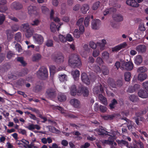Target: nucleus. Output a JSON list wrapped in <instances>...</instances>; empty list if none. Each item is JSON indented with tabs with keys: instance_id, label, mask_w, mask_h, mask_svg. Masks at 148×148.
<instances>
[{
	"instance_id": "nucleus-61",
	"label": "nucleus",
	"mask_w": 148,
	"mask_h": 148,
	"mask_svg": "<svg viewBox=\"0 0 148 148\" xmlns=\"http://www.w3.org/2000/svg\"><path fill=\"white\" fill-rule=\"evenodd\" d=\"M16 49L18 52H22V49L21 45L18 44H17L15 45Z\"/></svg>"
},
{
	"instance_id": "nucleus-47",
	"label": "nucleus",
	"mask_w": 148,
	"mask_h": 148,
	"mask_svg": "<svg viewBox=\"0 0 148 148\" xmlns=\"http://www.w3.org/2000/svg\"><path fill=\"white\" fill-rule=\"evenodd\" d=\"M134 88V90H131L130 88L129 89V90L131 93H133L135 91L138 89L140 88V86L139 84H136L134 85L133 86Z\"/></svg>"
},
{
	"instance_id": "nucleus-57",
	"label": "nucleus",
	"mask_w": 148,
	"mask_h": 148,
	"mask_svg": "<svg viewBox=\"0 0 148 148\" xmlns=\"http://www.w3.org/2000/svg\"><path fill=\"white\" fill-rule=\"evenodd\" d=\"M25 32V35L27 38H29L31 37L33 34L32 32L30 29Z\"/></svg>"
},
{
	"instance_id": "nucleus-34",
	"label": "nucleus",
	"mask_w": 148,
	"mask_h": 148,
	"mask_svg": "<svg viewBox=\"0 0 148 148\" xmlns=\"http://www.w3.org/2000/svg\"><path fill=\"white\" fill-rule=\"evenodd\" d=\"M95 130L97 132L99 135H103L104 134L109 135L108 133L107 132L101 129L97 128L95 129ZM109 135H110V134Z\"/></svg>"
},
{
	"instance_id": "nucleus-19",
	"label": "nucleus",
	"mask_w": 148,
	"mask_h": 148,
	"mask_svg": "<svg viewBox=\"0 0 148 148\" xmlns=\"http://www.w3.org/2000/svg\"><path fill=\"white\" fill-rule=\"evenodd\" d=\"M126 3L127 5L134 7H138L139 5L135 0H127Z\"/></svg>"
},
{
	"instance_id": "nucleus-60",
	"label": "nucleus",
	"mask_w": 148,
	"mask_h": 148,
	"mask_svg": "<svg viewBox=\"0 0 148 148\" xmlns=\"http://www.w3.org/2000/svg\"><path fill=\"white\" fill-rule=\"evenodd\" d=\"M5 20V16L3 14H0V25L2 24Z\"/></svg>"
},
{
	"instance_id": "nucleus-35",
	"label": "nucleus",
	"mask_w": 148,
	"mask_h": 148,
	"mask_svg": "<svg viewBox=\"0 0 148 148\" xmlns=\"http://www.w3.org/2000/svg\"><path fill=\"white\" fill-rule=\"evenodd\" d=\"M135 36L138 39H140L143 37V33L139 30L136 31L134 32Z\"/></svg>"
},
{
	"instance_id": "nucleus-25",
	"label": "nucleus",
	"mask_w": 148,
	"mask_h": 148,
	"mask_svg": "<svg viewBox=\"0 0 148 148\" xmlns=\"http://www.w3.org/2000/svg\"><path fill=\"white\" fill-rule=\"evenodd\" d=\"M114 20L116 21H120L123 20V16L119 14H114L112 16Z\"/></svg>"
},
{
	"instance_id": "nucleus-4",
	"label": "nucleus",
	"mask_w": 148,
	"mask_h": 148,
	"mask_svg": "<svg viewBox=\"0 0 148 148\" xmlns=\"http://www.w3.org/2000/svg\"><path fill=\"white\" fill-rule=\"evenodd\" d=\"M53 108L54 109H58L62 114H64V115L66 116L71 118H76L77 117L76 116L73 115V114L64 111V109L61 107L57 106H56L54 105H52Z\"/></svg>"
},
{
	"instance_id": "nucleus-17",
	"label": "nucleus",
	"mask_w": 148,
	"mask_h": 148,
	"mask_svg": "<svg viewBox=\"0 0 148 148\" xmlns=\"http://www.w3.org/2000/svg\"><path fill=\"white\" fill-rule=\"evenodd\" d=\"M120 118L121 119L124 120L126 121L127 123V126L128 129L132 131L133 129L132 124L133 122L128 119L126 117L124 116L123 117L121 116Z\"/></svg>"
},
{
	"instance_id": "nucleus-2",
	"label": "nucleus",
	"mask_w": 148,
	"mask_h": 148,
	"mask_svg": "<svg viewBox=\"0 0 148 148\" xmlns=\"http://www.w3.org/2000/svg\"><path fill=\"white\" fill-rule=\"evenodd\" d=\"M56 91L55 87L48 88L46 91L45 96L48 98H53L56 96Z\"/></svg>"
},
{
	"instance_id": "nucleus-40",
	"label": "nucleus",
	"mask_w": 148,
	"mask_h": 148,
	"mask_svg": "<svg viewBox=\"0 0 148 148\" xmlns=\"http://www.w3.org/2000/svg\"><path fill=\"white\" fill-rule=\"evenodd\" d=\"M147 71V69L145 66H141L138 68L137 70L138 73H145Z\"/></svg>"
},
{
	"instance_id": "nucleus-37",
	"label": "nucleus",
	"mask_w": 148,
	"mask_h": 148,
	"mask_svg": "<svg viewBox=\"0 0 148 148\" xmlns=\"http://www.w3.org/2000/svg\"><path fill=\"white\" fill-rule=\"evenodd\" d=\"M58 100L61 102L65 101L66 99V97L64 94L60 93L58 96Z\"/></svg>"
},
{
	"instance_id": "nucleus-21",
	"label": "nucleus",
	"mask_w": 148,
	"mask_h": 148,
	"mask_svg": "<svg viewBox=\"0 0 148 148\" xmlns=\"http://www.w3.org/2000/svg\"><path fill=\"white\" fill-rule=\"evenodd\" d=\"M90 9L89 5L87 4H84L82 5L80 8V11L81 12L84 14L86 13L87 11Z\"/></svg>"
},
{
	"instance_id": "nucleus-44",
	"label": "nucleus",
	"mask_w": 148,
	"mask_h": 148,
	"mask_svg": "<svg viewBox=\"0 0 148 148\" xmlns=\"http://www.w3.org/2000/svg\"><path fill=\"white\" fill-rule=\"evenodd\" d=\"M90 18V16H88L86 17L84 19V24L86 27H88L89 25Z\"/></svg>"
},
{
	"instance_id": "nucleus-36",
	"label": "nucleus",
	"mask_w": 148,
	"mask_h": 148,
	"mask_svg": "<svg viewBox=\"0 0 148 148\" xmlns=\"http://www.w3.org/2000/svg\"><path fill=\"white\" fill-rule=\"evenodd\" d=\"M77 91L76 86L75 85L72 86L70 88V93L73 96H75L77 93Z\"/></svg>"
},
{
	"instance_id": "nucleus-10",
	"label": "nucleus",
	"mask_w": 148,
	"mask_h": 148,
	"mask_svg": "<svg viewBox=\"0 0 148 148\" xmlns=\"http://www.w3.org/2000/svg\"><path fill=\"white\" fill-rule=\"evenodd\" d=\"M79 32L77 29H75L73 32L74 36L76 38H79L84 31V27L83 26L79 27Z\"/></svg>"
},
{
	"instance_id": "nucleus-38",
	"label": "nucleus",
	"mask_w": 148,
	"mask_h": 148,
	"mask_svg": "<svg viewBox=\"0 0 148 148\" xmlns=\"http://www.w3.org/2000/svg\"><path fill=\"white\" fill-rule=\"evenodd\" d=\"M130 100L132 102H136L138 101L139 99L136 95H132L129 97Z\"/></svg>"
},
{
	"instance_id": "nucleus-30",
	"label": "nucleus",
	"mask_w": 148,
	"mask_h": 148,
	"mask_svg": "<svg viewBox=\"0 0 148 148\" xmlns=\"http://www.w3.org/2000/svg\"><path fill=\"white\" fill-rule=\"evenodd\" d=\"M117 142L118 144L120 146H122L123 145L126 146L127 147H128L129 145V143L127 141L124 140H117Z\"/></svg>"
},
{
	"instance_id": "nucleus-5",
	"label": "nucleus",
	"mask_w": 148,
	"mask_h": 148,
	"mask_svg": "<svg viewBox=\"0 0 148 148\" xmlns=\"http://www.w3.org/2000/svg\"><path fill=\"white\" fill-rule=\"evenodd\" d=\"M28 13L31 16L37 15L39 12L37 7L34 5H29L27 7Z\"/></svg>"
},
{
	"instance_id": "nucleus-58",
	"label": "nucleus",
	"mask_w": 148,
	"mask_h": 148,
	"mask_svg": "<svg viewBox=\"0 0 148 148\" xmlns=\"http://www.w3.org/2000/svg\"><path fill=\"white\" fill-rule=\"evenodd\" d=\"M143 88L148 92V81H145L142 83Z\"/></svg>"
},
{
	"instance_id": "nucleus-63",
	"label": "nucleus",
	"mask_w": 148,
	"mask_h": 148,
	"mask_svg": "<svg viewBox=\"0 0 148 148\" xmlns=\"http://www.w3.org/2000/svg\"><path fill=\"white\" fill-rule=\"evenodd\" d=\"M93 69L97 73L100 72L101 69L98 66L95 65L93 67Z\"/></svg>"
},
{
	"instance_id": "nucleus-56",
	"label": "nucleus",
	"mask_w": 148,
	"mask_h": 148,
	"mask_svg": "<svg viewBox=\"0 0 148 148\" xmlns=\"http://www.w3.org/2000/svg\"><path fill=\"white\" fill-rule=\"evenodd\" d=\"M102 143L103 144H107L110 145L112 143V139L110 140V139L109 138V139L108 140H103L102 141Z\"/></svg>"
},
{
	"instance_id": "nucleus-20",
	"label": "nucleus",
	"mask_w": 148,
	"mask_h": 148,
	"mask_svg": "<svg viewBox=\"0 0 148 148\" xmlns=\"http://www.w3.org/2000/svg\"><path fill=\"white\" fill-rule=\"evenodd\" d=\"M107 43L106 40L103 39L101 40V42H97V47H98L100 50L102 51L105 49V45Z\"/></svg>"
},
{
	"instance_id": "nucleus-7",
	"label": "nucleus",
	"mask_w": 148,
	"mask_h": 148,
	"mask_svg": "<svg viewBox=\"0 0 148 148\" xmlns=\"http://www.w3.org/2000/svg\"><path fill=\"white\" fill-rule=\"evenodd\" d=\"M101 22L98 19L93 20L91 22V28L93 30L99 29L101 26Z\"/></svg>"
},
{
	"instance_id": "nucleus-33",
	"label": "nucleus",
	"mask_w": 148,
	"mask_h": 148,
	"mask_svg": "<svg viewBox=\"0 0 148 148\" xmlns=\"http://www.w3.org/2000/svg\"><path fill=\"white\" fill-rule=\"evenodd\" d=\"M116 11V8H110V9H106L103 12V15L104 16H106L109 13L115 12Z\"/></svg>"
},
{
	"instance_id": "nucleus-53",
	"label": "nucleus",
	"mask_w": 148,
	"mask_h": 148,
	"mask_svg": "<svg viewBox=\"0 0 148 148\" xmlns=\"http://www.w3.org/2000/svg\"><path fill=\"white\" fill-rule=\"evenodd\" d=\"M45 45L48 47H52L53 45V41L51 40H48L45 42Z\"/></svg>"
},
{
	"instance_id": "nucleus-24",
	"label": "nucleus",
	"mask_w": 148,
	"mask_h": 148,
	"mask_svg": "<svg viewBox=\"0 0 148 148\" xmlns=\"http://www.w3.org/2000/svg\"><path fill=\"white\" fill-rule=\"evenodd\" d=\"M143 57L140 55L136 56L134 58V62L136 65H140L142 62Z\"/></svg>"
},
{
	"instance_id": "nucleus-41",
	"label": "nucleus",
	"mask_w": 148,
	"mask_h": 148,
	"mask_svg": "<svg viewBox=\"0 0 148 148\" xmlns=\"http://www.w3.org/2000/svg\"><path fill=\"white\" fill-rule=\"evenodd\" d=\"M100 4V2L99 1H97L94 3L92 7V9L93 10H97L99 7Z\"/></svg>"
},
{
	"instance_id": "nucleus-31",
	"label": "nucleus",
	"mask_w": 148,
	"mask_h": 148,
	"mask_svg": "<svg viewBox=\"0 0 148 148\" xmlns=\"http://www.w3.org/2000/svg\"><path fill=\"white\" fill-rule=\"evenodd\" d=\"M101 57L104 60L108 61L110 58L109 53L106 51H104L101 53Z\"/></svg>"
},
{
	"instance_id": "nucleus-39",
	"label": "nucleus",
	"mask_w": 148,
	"mask_h": 148,
	"mask_svg": "<svg viewBox=\"0 0 148 148\" xmlns=\"http://www.w3.org/2000/svg\"><path fill=\"white\" fill-rule=\"evenodd\" d=\"M54 13V11L53 10H51L50 13V18L51 20L54 21L56 22H58L60 21L58 17L54 18L53 17V15Z\"/></svg>"
},
{
	"instance_id": "nucleus-28",
	"label": "nucleus",
	"mask_w": 148,
	"mask_h": 148,
	"mask_svg": "<svg viewBox=\"0 0 148 148\" xmlns=\"http://www.w3.org/2000/svg\"><path fill=\"white\" fill-rule=\"evenodd\" d=\"M99 99L100 101L105 105H107V101L106 98L101 94L99 95Z\"/></svg>"
},
{
	"instance_id": "nucleus-14",
	"label": "nucleus",
	"mask_w": 148,
	"mask_h": 148,
	"mask_svg": "<svg viewBox=\"0 0 148 148\" xmlns=\"http://www.w3.org/2000/svg\"><path fill=\"white\" fill-rule=\"evenodd\" d=\"M81 79L82 81L85 84L88 85L90 83V79L88 75L85 73H82Z\"/></svg>"
},
{
	"instance_id": "nucleus-46",
	"label": "nucleus",
	"mask_w": 148,
	"mask_h": 148,
	"mask_svg": "<svg viewBox=\"0 0 148 148\" xmlns=\"http://www.w3.org/2000/svg\"><path fill=\"white\" fill-rule=\"evenodd\" d=\"M117 101L115 99H113L111 101V103L109 105V106L110 109H112L114 108L115 107V105L117 104Z\"/></svg>"
},
{
	"instance_id": "nucleus-43",
	"label": "nucleus",
	"mask_w": 148,
	"mask_h": 148,
	"mask_svg": "<svg viewBox=\"0 0 148 148\" xmlns=\"http://www.w3.org/2000/svg\"><path fill=\"white\" fill-rule=\"evenodd\" d=\"M131 74L129 72H125L124 74V77L125 80L126 81H129L131 78Z\"/></svg>"
},
{
	"instance_id": "nucleus-16",
	"label": "nucleus",
	"mask_w": 148,
	"mask_h": 148,
	"mask_svg": "<svg viewBox=\"0 0 148 148\" xmlns=\"http://www.w3.org/2000/svg\"><path fill=\"white\" fill-rule=\"evenodd\" d=\"M11 8L15 10H19L23 8V6L21 3L16 2H13L11 5Z\"/></svg>"
},
{
	"instance_id": "nucleus-11",
	"label": "nucleus",
	"mask_w": 148,
	"mask_h": 148,
	"mask_svg": "<svg viewBox=\"0 0 148 148\" xmlns=\"http://www.w3.org/2000/svg\"><path fill=\"white\" fill-rule=\"evenodd\" d=\"M103 91L102 86L100 84L95 86L93 89V92L95 94L99 95L102 93Z\"/></svg>"
},
{
	"instance_id": "nucleus-54",
	"label": "nucleus",
	"mask_w": 148,
	"mask_h": 148,
	"mask_svg": "<svg viewBox=\"0 0 148 148\" xmlns=\"http://www.w3.org/2000/svg\"><path fill=\"white\" fill-rule=\"evenodd\" d=\"M57 28L56 25L53 22H52L50 25V29L51 32H55Z\"/></svg>"
},
{
	"instance_id": "nucleus-12",
	"label": "nucleus",
	"mask_w": 148,
	"mask_h": 148,
	"mask_svg": "<svg viewBox=\"0 0 148 148\" xmlns=\"http://www.w3.org/2000/svg\"><path fill=\"white\" fill-rule=\"evenodd\" d=\"M138 94L139 97L143 99H146L148 97L147 92L143 89H140L138 91Z\"/></svg>"
},
{
	"instance_id": "nucleus-48",
	"label": "nucleus",
	"mask_w": 148,
	"mask_h": 148,
	"mask_svg": "<svg viewBox=\"0 0 148 148\" xmlns=\"http://www.w3.org/2000/svg\"><path fill=\"white\" fill-rule=\"evenodd\" d=\"M102 71L103 74L104 75H107L109 73V70L107 67L103 66L102 68Z\"/></svg>"
},
{
	"instance_id": "nucleus-52",
	"label": "nucleus",
	"mask_w": 148,
	"mask_h": 148,
	"mask_svg": "<svg viewBox=\"0 0 148 148\" xmlns=\"http://www.w3.org/2000/svg\"><path fill=\"white\" fill-rule=\"evenodd\" d=\"M89 45L91 48L95 49L97 47V42L96 44L93 41H90L89 43Z\"/></svg>"
},
{
	"instance_id": "nucleus-32",
	"label": "nucleus",
	"mask_w": 148,
	"mask_h": 148,
	"mask_svg": "<svg viewBox=\"0 0 148 148\" xmlns=\"http://www.w3.org/2000/svg\"><path fill=\"white\" fill-rule=\"evenodd\" d=\"M25 73L23 71L19 73L18 75L16 74H13L11 75L10 78L14 79H16L19 76H22L24 75Z\"/></svg>"
},
{
	"instance_id": "nucleus-26",
	"label": "nucleus",
	"mask_w": 148,
	"mask_h": 148,
	"mask_svg": "<svg viewBox=\"0 0 148 148\" xmlns=\"http://www.w3.org/2000/svg\"><path fill=\"white\" fill-rule=\"evenodd\" d=\"M79 71L77 70L72 71L71 74L75 80H77L79 76Z\"/></svg>"
},
{
	"instance_id": "nucleus-55",
	"label": "nucleus",
	"mask_w": 148,
	"mask_h": 148,
	"mask_svg": "<svg viewBox=\"0 0 148 148\" xmlns=\"http://www.w3.org/2000/svg\"><path fill=\"white\" fill-rule=\"evenodd\" d=\"M17 60L18 62H20L23 65L25 66L26 65V63L24 60L23 57H18L17 58Z\"/></svg>"
},
{
	"instance_id": "nucleus-9",
	"label": "nucleus",
	"mask_w": 148,
	"mask_h": 148,
	"mask_svg": "<svg viewBox=\"0 0 148 148\" xmlns=\"http://www.w3.org/2000/svg\"><path fill=\"white\" fill-rule=\"evenodd\" d=\"M122 65L121 68L123 69H125L127 70H131L133 68V64L131 62H122Z\"/></svg>"
},
{
	"instance_id": "nucleus-22",
	"label": "nucleus",
	"mask_w": 148,
	"mask_h": 148,
	"mask_svg": "<svg viewBox=\"0 0 148 148\" xmlns=\"http://www.w3.org/2000/svg\"><path fill=\"white\" fill-rule=\"evenodd\" d=\"M42 58L41 55L39 53L34 54L32 57V60L33 62H37L40 60Z\"/></svg>"
},
{
	"instance_id": "nucleus-1",
	"label": "nucleus",
	"mask_w": 148,
	"mask_h": 148,
	"mask_svg": "<svg viewBox=\"0 0 148 148\" xmlns=\"http://www.w3.org/2000/svg\"><path fill=\"white\" fill-rule=\"evenodd\" d=\"M69 63L70 65L74 67H79L82 65L81 60L79 56L76 54H72L70 56Z\"/></svg>"
},
{
	"instance_id": "nucleus-62",
	"label": "nucleus",
	"mask_w": 148,
	"mask_h": 148,
	"mask_svg": "<svg viewBox=\"0 0 148 148\" xmlns=\"http://www.w3.org/2000/svg\"><path fill=\"white\" fill-rule=\"evenodd\" d=\"M61 42H66V37L63 35H60L58 36Z\"/></svg>"
},
{
	"instance_id": "nucleus-50",
	"label": "nucleus",
	"mask_w": 148,
	"mask_h": 148,
	"mask_svg": "<svg viewBox=\"0 0 148 148\" xmlns=\"http://www.w3.org/2000/svg\"><path fill=\"white\" fill-rule=\"evenodd\" d=\"M66 42L68 41L69 42H71L73 40V39L72 36L69 34H68L66 35Z\"/></svg>"
},
{
	"instance_id": "nucleus-64",
	"label": "nucleus",
	"mask_w": 148,
	"mask_h": 148,
	"mask_svg": "<svg viewBox=\"0 0 148 148\" xmlns=\"http://www.w3.org/2000/svg\"><path fill=\"white\" fill-rule=\"evenodd\" d=\"M100 53V51L99 50H94L92 52V55L95 57H96L98 56Z\"/></svg>"
},
{
	"instance_id": "nucleus-29",
	"label": "nucleus",
	"mask_w": 148,
	"mask_h": 148,
	"mask_svg": "<svg viewBox=\"0 0 148 148\" xmlns=\"http://www.w3.org/2000/svg\"><path fill=\"white\" fill-rule=\"evenodd\" d=\"M21 29L23 31L26 32L30 29L29 24L28 23H23L20 27Z\"/></svg>"
},
{
	"instance_id": "nucleus-8",
	"label": "nucleus",
	"mask_w": 148,
	"mask_h": 148,
	"mask_svg": "<svg viewBox=\"0 0 148 148\" xmlns=\"http://www.w3.org/2000/svg\"><path fill=\"white\" fill-rule=\"evenodd\" d=\"M77 93L78 95L82 94L84 97H87L89 95V91L87 88L83 87L79 88L77 90Z\"/></svg>"
},
{
	"instance_id": "nucleus-51",
	"label": "nucleus",
	"mask_w": 148,
	"mask_h": 148,
	"mask_svg": "<svg viewBox=\"0 0 148 148\" xmlns=\"http://www.w3.org/2000/svg\"><path fill=\"white\" fill-rule=\"evenodd\" d=\"M15 39L16 40L20 41L21 39V33L18 32L16 33L15 37Z\"/></svg>"
},
{
	"instance_id": "nucleus-45",
	"label": "nucleus",
	"mask_w": 148,
	"mask_h": 148,
	"mask_svg": "<svg viewBox=\"0 0 148 148\" xmlns=\"http://www.w3.org/2000/svg\"><path fill=\"white\" fill-rule=\"evenodd\" d=\"M59 80L61 82H64L66 81L67 79V76L66 75L63 74L60 75L59 76Z\"/></svg>"
},
{
	"instance_id": "nucleus-15",
	"label": "nucleus",
	"mask_w": 148,
	"mask_h": 148,
	"mask_svg": "<svg viewBox=\"0 0 148 148\" xmlns=\"http://www.w3.org/2000/svg\"><path fill=\"white\" fill-rule=\"evenodd\" d=\"M70 103L75 108H78L80 107V102L77 99H71L70 101Z\"/></svg>"
},
{
	"instance_id": "nucleus-27",
	"label": "nucleus",
	"mask_w": 148,
	"mask_h": 148,
	"mask_svg": "<svg viewBox=\"0 0 148 148\" xmlns=\"http://www.w3.org/2000/svg\"><path fill=\"white\" fill-rule=\"evenodd\" d=\"M147 77V75L145 73H139L138 75V80L142 81L146 79Z\"/></svg>"
},
{
	"instance_id": "nucleus-18",
	"label": "nucleus",
	"mask_w": 148,
	"mask_h": 148,
	"mask_svg": "<svg viewBox=\"0 0 148 148\" xmlns=\"http://www.w3.org/2000/svg\"><path fill=\"white\" fill-rule=\"evenodd\" d=\"M53 60L58 63L62 62L64 61V58L62 54L55 56L53 58Z\"/></svg>"
},
{
	"instance_id": "nucleus-6",
	"label": "nucleus",
	"mask_w": 148,
	"mask_h": 148,
	"mask_svg": "<svg viewBox=\"0 0 148 148\" xmlns=\"http://www.w3.org/2000/svg\"><path fill=\"white\" fill-rule=\"evenodd\" d=\"M34 42L38 45H41L44 42V38L41 35L39 34H35L33 36Z\"/></svg>"
},
{
	"instance_id": "nucleus-3",
	"label": "nucleus",
	"mask_w": 148,
	"mask_h": 148,
	"mask_svg": "<svg viewBox=\"0 0 148 148\" xmlns=\"http://www.w3.org/2000/svg\"><path fill=\"white\" fill-rule=\"evenodd\" d=\"M37 74L39 77L42 79H45L48 76L47 69L45 67H41L37 72Z\"/></svg>"
},
{
	"instance_id": "nucleus-59",
	"label": "nucleus",
	"mask_w": 148,
	"mask_h": 148,
	"mask_svg": "<svg viewBox=\"0 0 148 148\" xmlns=\"http://www.w3.org/2000/svg\"><path fill=\"white\" fill-rule=\"evenodd\" d=\"M96 62L99 65H102L103 63V62L102 58L100 57H98L97 58L96 60Z\"/></svg>"
},
{
	"instance_id": "nucleus-42",
	"label": "nucleus",
	"mask_w": 148,
	"mask_h": 148,
	"mask_svg": "<svg viewBox=\"0 0 148 148\" xmlns=\"http://www.w3.org/2000/svg\"><path fill=\"white\" fill-rule=\"evenodd\" d=\"M41 9L42 13L46 14L48 13L49 10L45 6L42 5L41 7Z\"/></svg>"
},
{
	"instance_id": "nucleus-23",
	"label": "nucleus",
	"mask_w": 148,
	"mask_h": 148,
	"mask_svg": "<svg viewBox=\"0 0 148 148\" xmlns=\"http://www.w3.org/2000/svg\"><path fill=\"white\" fill-rule=\"evenodd\" d=\"M136 50L138 52L144 53L146 51V47L144 45H139L136 47Z\"/></svg>"
},
{
	"instance_id": "nucleus-49",
	"label": "nucleus",
	"mask_w": 148,
	"mask_h": 148,
	"mask_svg": "<svg viewBox=\"0 0 148 148\" xmlns=\"http://www.w3.org/2000/svg\"><path fill=\"white\" fill-rule=\"evenodd\" d=\"M84 20V19L83 18H80L78 19L76 23L77 25L79 26V27L81 26H83L84 27V25H83V23Z\"/></svg>"
},
{
	"instance_id": "nucleus-13",
	"label": "nucleus",
	"mask_w": 148,
	"mask_h": 148,
	"mask_svg": "<svg viewBox=\"0 0 148 148\" xmlns=\"http://www.w3.org/2000/svg\"><path fill=\"white\" fill-rule=\"evenodd\" d=\"M127 46V44L125 42H123L112 49V51L113 52H117L122 48H125Z\"/></svg>"
}]
</instances>
